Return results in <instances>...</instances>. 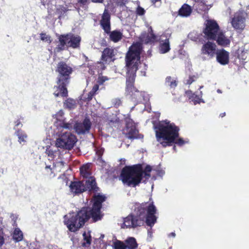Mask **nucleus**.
Here are the masks:
<instances>
[{"mask_svg": "<svg viewBox=\"0 0 249 249\" xmlns=\"http://www.w3.org/2000/svg\"><path fill=\"white\" fill-rule=\"evenodd\" d=\"M134 212L136 215L130 214L124 219L123 228H130L141 226L144 219L146 225L150 227H152L157 222V208L151 197L146 202L136 203Z\"/></svg>", "mask_w": 249, "mask_h": 249, "instance_id": "1", "label": "nucleus"}, {"mask_svg": "<svg viewBox=\"0 0 249 249\" xmlns=\"http://www.w3.org/2000/svg\"><path fill=\"white\" fill-rule=\"evenodd\" d=\"M104 216L101 209L92 206L84 207L77 212L76 213H70L69 216H64V224L68 230L75 232L82 228L90 218L92 222L101 220Z\"/></svg>", "mask_w": 249, "mask_h": 249, "instance_id": "2", "label": "nucleus"}, {"mask_svg": "<svg viewBox=\"0 0 249 249\" xmlns=\"http://www.w3.org/2000/svg\"><path fill=\"white\" fill-rule=\"evenodd\" d=\"M154 126L157 140L163 147L171 146L173 143L178 146L185 143L182 138H179L180 129L174 123L166 120L159 122Z\"/></svg>", "mask_w": 249, "mask_h": 249, "instance_id": "3", "label": "nucleus"}, {"mask_svg": "<svg viewBox=\"0 0 249 249\" xmlns=\"http://www.w3.org/2000/svg\"><path fill=\"white\" fill-rule=\"evenodd\" d=\"M142 48L138 43L131 45L125 56L127 68L126 77L125 93L129 95L138 89L134 86L136 72L138 70V64L140 59Z\"/></svg>", "mask_w": 249, "mask_h": 249, "instance_id": "4", "label": "nucleus"}, {"mask_svg": "<svg viewBox=\"0 0 249 249\" xmlns=\"http://www.w3.org/2000/svg\"><path fill=\"white\" fill-rule=\"evenodd\" d=\"M152 167L147 165L144 169L142 164L126 166L121 171L120 179L128 186L136 187L139 185L143 178L145 181L151 177Z\"/></svg>", "mask_w": 249, "mask_h": 249, "instance_id": "5", "label": "nucleus"}, {"mask_svg": "<svg viewBox=\"0 0 249 249\" xmlns=\"http://www.w3.org/2000/svg\"><path fill=\"white\" fill-rule=\"evenodd\" d=\"M205 27L203 30L204 36L209 40H215L219 32L220 28L216 21L208 19L205 23Z\"/></svg>", "mask_w": 249, "mask_h": 249, "instance_id": "6", "label": "nucleus"}, {"mask_svg": "<svg viewBox=\"0 0 249 249\" xmlns=\"http://www.w3.org/2000/svg\"><path fill=\"white\" fill-rule=\"evenodd\" d=\"M76 141L77 138L74 135L66 132L57 139L56 145L58 147L71 150L73 147Z\"/></svg>", "mask_w": 249, "mask_h": 249, "instance_id": "7", "label": "nucleus"}, {"mask_svg": "<svg viewBox=\"0 0 249 249\" xmlns=\"http://www.w3.org/2000/svg\"><path fill=\"white\" fill-rule=\"evenodd\" d=\"M55 71L58 73L57 79L60 81L70 82L71 74L73 71L72 68L64 61L58 63Z\"/></svg>", "mask_w": 249, "mask_h": 249, "instance_id": "8", "label": "nucleus"}, {"mask_svg": "<svg viewBox=\"0 0 249 249\" xmlns=\"http://www.w3.org/2000/svg\"><path fill=\"white\" fill-rule=\"evenodd\" d=\"M91 127V123L88 117H85L82 122L77 121L73 125L75 132L78 135L89 133Z\"/></svg>", "mask_w": 249, "mask_h": 249, "instance_id": "9", "label": "nucleus"}, {"mask_svg": "<svg viewBox=\"0 0 249 249\" xmlns=\"http://www.w3.org/2000/svg\"><path fill=\"white\" fill-rule=\"evenodd\" d=\"M70 82L64 81H60V80L57 79V85L53 88V95L55 97L60 96L61 97H67L68 96V91L67 89V86Z\"/></svg>", "mask_w": 249, "mask_h": 249, "instance_id": "10", "label": "nucleus"}, {"mask_svg": "<svg viewBox=\"0 0 249 249\" xmlns=\"http://www.w3.org/2000/svg\"><path fill=\"white\" fill-rule=\"evenodd\" d=\"M231 23L235 29L243 30L245 27V14L242 12L235 13L231 19Z\"/></svg>", "mask_w": 249, "mask_h": 249, "instance_id": "11", "label": "nucleus"}, {"mask_svg": "<svg viewBox=\"0 0 249 249\" xmlns=\"http://www.w3.org/2000/svg\"><path fill=\"white\" fill-rule=\"evenodd\" d=\"M216 46L215 43L207 41L202 46L201 53L203 55H207L210 58H213L216 53Z\"/></svg>", "mask_w": 249, "mask_h": 249, "instance_id": "12", "label": "nucleus"}, {"mask_svg": "<svg viewBox=\"0 0 249 249\" xmlns=\"http://www.w3.org/2000/svg\"><path fill=\"white\" fill-rule=\"evenodd\" d=\"M111 16L107 9H105L101 17L100 24L105 33L109 32L111 30Z\"/></svg>", "mask_w": 249, "mask_h": 249, "instance_id": "13", "label": "nucleus"}, {"mask_svg": "<svg viewBox=\"0 0 249 249\" xmlns=\"http://www.w3.org/2000/svg\"><path fill=\"white\" fill-rule=\"evenodd\" d=\"M58 39V44L55 48V51L57 52H60L66 49V47L68 46V33L63 35H57Z\"/></svg>", "mask_w": 249, "mask_h": 249, "instance_id": "14", "label": "nucleus"}, {"mask_svg": "<svg viewBox=\"0 0 249 249\" xmlns=\"http://www.w3.org/2000/svg\"><path fill=\"white\" fill-rule=\"evenodd\" d=\"M84 187L85 191H89L90 192L96 193L99 191V188L97 186L95 178L93 177H89L85 180Z\"/></svg>", "mask_w": 249, "mask_h": 249, "instance_id": "15", "label": "nucleus"}, {"mask_svg": "<svg viewBox=\"0 0 249 249\" xmlns=\"http://www.w3.org/2000/svg\"><path fill=\"white\" fill-rule=\"evenodd\" d=\"M217 61L222 65H225L229 62V53L222 49L218 50L216 53Z\"/></svg>", "mask_w": 249, "mask_h": 249, "instance_id": "16", "label": "nucleus"}, {"mask_svg": "<svg viewBox=\"0 0 249 249\" xmlns=\"http://www.w3.org/2000/svg\"><path fill=\"white\" fill-rule=\"evenodd\" d=\"M68 46L73 49L79 48L80 46L81 38L78 35H75L72 33H68Z\"/></svg>", "mask_w": 249, "mask_h": 249, "instance_id": "17", "label": "nucleus"}, {"mask_svg": "<svg viewBox=\"0 0 249 249\" xmlns=\"http://www.w3.org/2000/svg\"><path fill=\"white\" fill-rule=\"evenodd\" d=\"M115 56L114 50L112 48L107 47L102 52L101 60L105 63L113 61Z\"/></svg>", "mask_w": 249, "mask_h": 249, "instance_id": "18", "label": "nucleus"}, {"mask_svg": "<svg viewBox=\"0 0 249 249\" xmlns=\"http://www.w3.org/2000/svg\"><path fill=\"white\" fill-rule=\"evenodd\" d=\"M70 188L71 192L75 194H80L85 191L84 181L72 182Z\"/></svg>", "mask_w": 249, "mask_h": 249, "instance_id": "19", "label": "nucleus"}, {"mask_svg": "<svg viewBox=\"0 0 249 249\" xmlns=\"http://www.w3.org/2000/svg\"><path fill=\"white\" fill-rule=\"evenodd\" d=\"M106 33L109 35V39L114 43L121 41L123 37V33L120 30H115L112 31L109 30V32H107Z\"/></svg>", "mask_w": 249, "mask_h": 249, "instance_id": "20", "label": "nucleus"}, {"mask_svg": "<svg viewBox=\"0 0 249 249\" xmlns=\"http://www.w3.org/2000/svg\"><path fill=\"white\" fill-rule=\"evenodd\" d=\"M125 131V135L129 139L134 140L141 138V135L139 134L136 127L126 128Z\"/></svg>", "mask_w": 249, "mask_h": 249, "instance_id": "21", "label": "nucleus"}, {"mask_svg": "<svg viewBox=\"0 0 249 249\" xmlns=\"http://www.w3.org/2000/svg\"><path fill=\"white\" fill-rule=\"evenodd\" d=\"M150 33L148 34L144 33L141 35L142 40L146 44L154 43L157 40V36L153 33L151 27H150Z\"/></svg>", "mask_w": 249, "mask_h": 249, "instance_id": "22", "label": "nucleus"}, {"mask_svg": "<svg viewBox=\"0 0 249 249\" xmlns=\"http://www.w3.org/2000/svg\"><path fill=\"white\" fill-rule=\"evenodd\" d=\"M106 199V197L104 195H101L100 194L97 195H94L93 196L92 201L93 204L92 206L97 207L100 209L102 208V203Z\"/></svg>", "mask_w": 249, "mask_h": 249, "instance_id": "23", "label": "nucleus"}, {"mask_svg": "<svg viewBox=\"0 0 249 249\" xmlns=\"http://www.w3.org/2000/svg\"><path fill=\"white\" fill-rule=\"evenodd\" d=\"M217 43L220 46H226L230 44V40L227 38L222 32L218 33L215 40Z\"/></svg>", "mask_w": 249, "mask_h": 249, "instance_id": "24", "label": "nucleus"}, {"mask_svg": "<svg viewBox=\"0 0 249 249\" xmlns=\"http://www.w3.org/2000/svg\"><path fill=\"white\" fill-rule=\"evenodd\" d=\"M192 12L191 7L188 4H183L178 10V15L182 17L189 16Z\"/></svg>", "mask_w": 249, "mask_h": 249, "instance_id": "25", "label": "nucleus"}, {"mask_svg": "<svg viewBox=\"0 0 249 249\" xmlns=\"http://www.w3.org/2000/svg\"><path fill=\"white\" fill-rule=\"evenodd\" d=\"M144 92L140 91L138 89L131 93L129 96L131 98V100L137 103L142 102L144 99Z\"/></svg>", "mask_w": 249, "mask_h": 249, "instance_id": "26", "label": "nucleus"}, {"mask_svg": "<svg viewBox=\"0 0 249 249\" xmlns=\"http://www.w3.org/2000/svg\"><path fill=\"white\" fill-rule=\"evenodd\" d=\"M126 249H137L138 244L136 239L133 237H129L124 241Z\"/></svg>", "mask_w": 249, "mask_h": 249, "instance_id": "27", "label": "nucleus"}, {"mask_svg": "<svg viewBox=\"0 0 249 249\" xmlns=\"http://www.w3.org/2000/svg\"><path fill=\"white\" fill-rule=\"evenodd\" d=\"M90 163H87L83 165L80 168V172L81 175L85 178H88L89 177H91V172L90 170Z\"/></svg>", "mask_w": 249, "mask_h": 249, "instance_id": "28", "label": "nucleus"}, {"mask_svg": "<svg viewBox=\"0 0 249 249\" xmlns=\"http://www.w3.org/2000/svg\"><path fill=\"white\" fill-rule=\"evenodd\" d=\"M170 50L169 38H166L164 41H161L159 46V51L161 53H165Z\"/></svg>", "mask_w": 249, "mask_h": 249, "instance_id": "29", "label": "nucleus"}, {"mask_svg": "<svg viewBox=\"0 0 249 249\" xmlns=\"http://www.w3.org/2000/svg\"><path fill=\"white\" fill-rule=\"evenodd\" d=\"M64 106L65 107L69 109H73L76 107V103L75 100L69 98L64 102Z\"/></svg>", "mask_w": 249, "mask_h": 249, "instance_id": "30", "label": "nucleus"}, {"mask_svg": "<svg viewBox=\"0 0 249 249\" xmlns=\"http://www.w3.org/2000/svg\"><path fill=\"white\" fill-rule=\"evenodd\" d=\"M94 67L95 71L97 72L98 74L101 73L102 71L104 70L106 68L104 62H97L92 65Z\"/></svg>", "mask_w": 249, "mask_h": 249, "instance_id": "31", "label": "nucleus"}, {"mask_svg": "<svg viewBox=\"0 0 249 249\" xmlns=\"http://www.w3.org/2000/svg\"><path fill=\"white\" fill-rule=\"evenodd\" d=\"M99 84H95L92 87V89L88 93L87 99L88 101L91 100L93 97L96 94V92L99 89Z\"/></svg>", "mask_w": 249, "mask_h": 249, "instance_id": "32", "label": "nucleus"}, {"mask_svg": "<svg viewBox=\"0 0 249 249\" xmlns=\"http://www.w3.org/2000/svg\"><path fill=\"white\" fill-rule=\"evenodd\" d=\"M13 238L16 242H19L23 239V233L19 229H16L14 231Z\"/></svg>", "mask_w": 249, "mask_h": 249, "instance_id": "33", "label": "nucleus"}, {"mask_svg": "<svg viewBox=\"0 0 249 249\" xmlns=\"http://www.w3.org/2000/svg\"><path fill=\"white\" fill-rule=\"evenodd\" d=\"M16 135L18 137V142L21 143L26 142L25 139L27 138L26 134L20 129H18L16 131Z\"/></svg>", "mask_w": 249, "mask_h": 249, "instance_id": "34", "label": "nucleus"}, {"mask_svg": "<svg viewBox=\"0 0 249 249\" xmlns=\"http://www.w3.org/2000/svg\"><path fill=\"white\" fill-rule=\"evenodd\" d=\"M73 121L71 120V122L67 123L64 121L62 123L58 124L59 127L69 130H71L73 127L74 124H73Z\"/></svg>", "mask_w": 249, "mask_h": 249, "instance_id": "35", "label": "nucleus"}, {"mask_svg": "<svg viewBox=\"0 0 249 249\" xmlns=\"http://www.w3.org/2000/svg\"><path fill=\"white\" fill-rule=\"evenodd\" d=\"M124 122L125 123V129L136 127L135 123L133 120L130 118V115H128V116L124 118Z\"/></svg>", "mask_w": 249, "mask_h": 249, "instance_id": "36", "label": "nucleus"}, {"mask_svg": "<svg viewBox=\"0 0 249 249\" xmlns=\"http://www.w3.org/2000/svg\"><path fill=\"white\" fill-rule=\"evenodd\" d=\"M114 249H126L124 242L117 240L113 243Z\"/></svg>", "mask_w": 249, "mask_h": 249, "instance_id": "37", "label": "nucleus"}, {"mask_svg": "<svg viewBox=\"0 0 249 249\" xmlns=\"http://www.w3.org/2000/svg\"><path fill=\"white\" fill-rule=\"evenodd\" d=\"M83 236L86 242L82 243V246L84 247H89L91 244V237L90 235L89 234V235H87L86 233L85 232L83 234Z\"/></svg>", "mask_w": 249, "mask_h": 249, "instance_id": "38", "label": "nucleus"}, {"mask_svg": "<svg viewBox=\"0 0 249 249\" xmlns=\"http://www.w3.org/2000/svg\"><path fill=\"white\" fill-rule=\"evenodd\" d=\"M196 7L197 10L200 11H205L206 9L207 5L202 1V0H198L196 2Z\"/></svg>", "mask_w": 249, "mask_h": 249, "instance_id": "39", "label": "nucleus"}, {"mask_svg": "<svg viewBox=\"0 0 249 249\" xmlns=\"http://www.w3.org/2000/svg\"><path fill=\"white\" fill-rule=\"evenodd\" d=\"M165 82L171 88H174L177 86V81L173 80L171 76H167L166 78Z\"/></svg>", "mask_w": 249, "mask_h": 249, "instance_id": "40", "label": "nucleus"}, {"mask_svg": "<svg viewBox=\"0 0 249 249\" xmlns=\"http://www.w3.org/2000/svg\"><path fill=\"white\" fill-rule=\"evenodd\" d=\"M53 118H55L57 122L59 123H62L63 121L65 120L64 117V112L63 110H60L58 112H57L54 116Z\"/></svg>", "mask_w": 249, "mask_h": 249, "instance_id": "41", "label": "nucleus"}, {"mask_svg": "<svg viewBox=\"0 0 249 249\" xmlns=\"http://www.w3.org/2000/svg\"><path fill=\"white\" fill-rule=\"evenodd\" d=\"M198 78V76L197 74L196 75H190L189 76L188 79H187L184 84L185 85H190L194 82L196 81Z\"/></svg>", "mask_w": 249, "mask_h": 249, "instance_id": "42", "label": "nucleus"}, {"mask_svg": "<svg viewBox=\"0 0 249 249\" xmlns=\"http://www.w3.org/2000/svg\"><path fill=\"white\" fill-rule=\"evenodd\" d=\"M40 39L41 40L43 41L47 42L49 44L51 43L52 41V39H51V37L49 35H46L45 33H41L40 34Z\"/></svg>", "mask_w": 249, "mask_h": 249, "instance_id": "43", "label": "nucleus"}, {"mask_svg": "<svg viewBox=\"0 0 249 249\" xmlns=\"http://www.w3.org/2000/svg\"><path fill=\"white\" fill-rule=\"evenodd\" d=\"M108 80V78L107 76L99 75V76L97 79V81H96L97 83L96 84H99V86L102 85H103V84L105 82H106V81H107Z\"/></svg>", "mask_w": 249, "mask_h": 249, "instance_id": "44", "label": "nucleus"}, {"mask_svg": "<svg viewBox=\"0 0 249 249\" xmlns=\"http://www.w3.org/2000/svg\"><path fill=\"white\" fill-rule=\"evenodd\" d=\"M128 1L129 0H114L115 4L120 7L125 6Z\"/></svg>", "mask_w": 249, "mask_h": 249, "instance_id": "45", "label": "nucleus"}, {"mask_svg": "<svg viewBox=\"0 0 249 249\" xmlns=\"http://www.w3.org/2000/svg\"><path fill=\"white\" fill-rule=\"evenodd\" d=\"M112 103L114 107L117 108L122 105V101L120 98H115L112 100Z\"/></svg>", "mask_w": 249, "mask_h": 249, "instance_id": "46", "label": "nucleus"}, {"mask_svg": "<svg viewBox=\"0 0 249 249\" xmlns=\"http://www.w3.org/2000/svg\"><path fill=\"white\" fill-rule=\"evenodd\" d=\"M201 99L199 96L195 94L194 98L192 100L191 102H192L194 105H196L197 104H199L201 102Z\"/></svg>", "mask_w": 249, "mask_h": 249, "instance_id": "47", "label": "nucleus"}, {"mask_svg": "<svg viewBox=\"0 0 249 249\" xmlns=\"http://www.w3.org/2000/svg\"><path fill=\"white\" fill-rule=\"evenodd\" d=\"M45 169L50 174V176L51 178H53L55 176L54 173H53V168H51V166L46 165Z\"/></svg>", "mask_w": 249, "mask_h": 249, "instance_id": "48", "label": "nucleus"}, {"mask_svg": "<svg viewBox=\"0 0 249 249\" xmlns=\"http://www.w3.org/2000/svg\"><path fill=\"white\" fill-rule=\"evenodd\" d=\"M185 94L187 96L188 99L191 101L194 98L195 93H193L191 90H188L185 91Z\"/></svg>", "mask_w": 249, "mask_h": 249, "instance_id": "49", "label": "nucleus"}, {"mask_svg": "<svg viewBox=\"0 0 249 249\" xmlns=\"http://www.w3.org/2000/svg\"><path fill=\"white\" fill-rule=\"evenodd\" d=\"M88 67L89 69V72L90 74L93 75L95 74V71L94 69V67L92 66V65H89L88 64Z\"/></svg>", "mask_w": 249, "mask_h": 249, "instance_id": "50", "label": "nucleus"}, {"mask_svg": "<svg viewBox=\"0 0 249 249\" xmlns=\"http://www.w3.org/2000/svg\"><path fill=\"white\" fill-rule=\"evenodd\" d=\"M48 156L51 158L52 159H54V152L51 149H47L46 151Z\"/></svg>", "mask_w": 249, "mask_h": 249, "instance_id": "51", "label": "nucleus"}, {"mask_svg": "<svg viewBox=\"0 0 249 249\" xmlns=\"http://www.w3.org/2000/svg\"><path fill=\"white\" fill-rule=\"evenodd\" d=\"M137 12L138 15L142 16L144 14L145 10L143 8L141 7H139L137 8Z\"/></svg>", "mask_w": 249, "mask_h": 249, "instance_id": "52", "label": "nucleus"}, {"mask_svg": "<svg viewBox=\"0 0 249 249\" xmlns=\"http://www.w3.org/2000/svg\"><path fill=\"white\" fill-rule=\"evenodd\" d=\"M21 120H23V118L22 117H20V118H19L15 122V126H18L19 125H21V126H22Z\"/></svg>", "mask_w": 249, "mask_h": 249, "instance_id": "53", "label": "nucleus"}, {"mask_svg": "<svg viewBox=\"0 0 249 249\" xmlns=\"http://www.w3.org/2000/svg\"><path fill=\"white\" fill-rule=\"evenodd\" d=\"M97 154L98 155V159L101 160L102 156L103 154V150L101 149L97 151Z\"/></svg>", "mask_w": 249, "mask_h": 249, "instance_id": "54", "label": "nucleus"}, {"mask_svg": "<svg viewBox=\"0 0 249 249\" xmlns=\"http://www.w3.org/2000/svg\"><path fill=\"white\" fill-rule=\"evenodd\" d=\"M4 243V239L2 235L0 234V247H1Z\"/></svg>", "mask_w": 249, "mask_h": 249, "instance_id": "55", "label": "nucleus"}, {"mask_svg": "<svg viewBox=\"0 0 249 249\" xmlns=\"http://www.w3.org/2000/svg\"><path fill=\"white\" fill-rule=\"evenodd\" d=\"M88 1V0H78V2L83 5L86 4Z\"/></svg>", "mask_w": 249, "mask_h": 249, "instance_id": "56", "label": "nucleus"}, {"mask_svg": "<svg viewBox=\"0 0 249 249\" xmlns=\"http://www.w3.org/2000/svg\"><path fill=\"white\" fill-rule=\"evenodd\" d=\"M93 3H102L104 0H91Z\"/></svg>", "mask_w": 249, "mask_h": 249, "instance_id": "57", "label": "nucleus"}, {"mask_svg": "<svg viewBox=\"0 0 249 249\" xmlns=\"http://www.w3.org/2000/svg\"><path fill=\"white\" fill-rule=\"evenodd\" d=\"M161 0H150L151 2L155 4L157 2L160 1Z\"/></svg>", "mask_w": 249, "mask_h": 249, "instance_id": "58", "label": "nucleus"}, {"mask_svg": "<svg viewBox=\"0 0 249 249\" xmlns=\"http://www.w3.org/2000/svg\"><path fill=\"white\" fill-rule=\"evenodd\" d=\"M169 236H172V237H175V236H176V234H175V232H171V233L169 234Z\"/></svg>", "mask_w": 249, "mask_h": 249, "instance_id": "59", "label": "nucleus"}, {"mask_svg": "<svg viewBox=\"0 0 249 249\" xmlns=\"http://www.w3.org/2000/svg\"><path fill=\"white\" fill-rule=\"evenodd\" d=\"M225 115H226V113L225 112H223V113H221L219 115V116L221 117V118H223L224 116H225Z\"/></svg>", "mask_w": 249, "mask_h": 249, "instance_id": "60", "label": "nucleus"}, {"mask_svg": "<svg viewBox=\"0 0 249 249\" xmlns=\"http://www.w3.org/2000/svg\"><path fill=\"white\" fill-rule=\"evenodd\" d=\"M173 150L175 151H176L177 150V148H176V145H174L173 147Z\"/></svg>", "mask_w": 249, "mask_h": 249, "instance_id": "61", "label": "nucleus"}, {"mask_svg": "<svg viewBox=\"0 0 249 249\" xmlns=\"http://www.w3.org/2000/svg\"><path fill=\"white\" fill-rule=\"evenodd\" d=\"M217 91H218V92H221V91H220V90H219V89H218V90H217Z\"/></svg>", "mask_w": 249, "mask_h": 249, "instance_id": "62", "label": "nucleus"}, {"mask_svg": "<svg viewBox=\"0 0 249 249\" xmlns=\"http://www.w3.org/2000/svg\"><path fill=\"white\" fill-rule=\"evenodd\" d=\"M88 57H86V61H87V60H88Z\"/></svg>", "mask_w": 249, "mask_h": 249, "instance_id": "63", "label": "nucleus"}, {"mask_svg": "<svg viewBox=\"0 0 249 249\" xmlns=\"http://www.w3.org/2000/svg\"><path fill=\"white\" fill-rule=\"evenodd\" d=\"M2 231V229H0V231Z\"/></svg>", "mask_w": 249, "mask_h": 249, "instance_id": "64", "label": "nucleus"}]
</instances>
